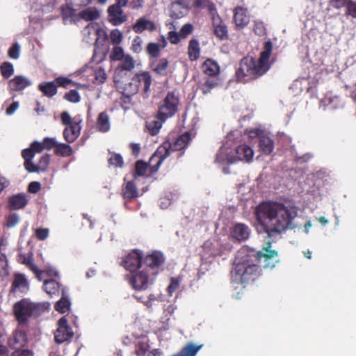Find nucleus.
<instances>
[{
  "label": "nucleus",
  "instance_id": "1",
  "mask_svg": "<svg viewBox=\"0 0 356 356\" xmlns=\"http://www.w3.org/2000/svg\"><path fill=\"white\" fill-rule=\"evenodd\" d=\"M298 209L291 202L284 204L278 202H263L255 209V216L258 222L257 230L259 234H266L268 239L262 250L257 253V259L263 262L265 269L272 270L277 263L275 259L278 252L270 250L273 237L287 228L293 227L292 221L297 216Z\"/></svg>",
  "mask_w": 356,
  "mask_h": 356
},
{
  "label": "nucleus",
  "instance_id": "2",
  "mask_svg": "<svg viewBox=\"0 0 356 356\" xmlns=\"http://www.w3.org/2000/svg\"><path fill=\"white\" fill-rule=\"evenodd\" d=\"M272 49V42L267 41L258 60L252 57L241 59L236 72L237 80L241 83H247L264 74L270 68L269 58Z\"/></svg>",
  "mask_w": 356,
  "mask_h": 356
},
{
  "label": "nucleus",
  "instance_id": "3",
  "mask_svg": "<svg viewBox=\"0 0 356 356\" xmlns=\"http://www.w3.org/2000/svg\"><path fill=\"white\" fill-rule=\"evenodd\" d=\"M231 275L234 283L245 285L256 280L261 275V270L250 262L246 250H241L236 255Z\"/></svg>",
  "mask_w": 356,
  "mask_h": 356
},
{
  "label": "nucleus",
  "instance_id": "4",
  "mask_svg": "<svg viewBox=\"0 0 356 356\" xmlns=\"http://www.w3.org/2000/svg\"><path fill=\"white\" fill-rule=\"evenodd\" d=\"M192 140L191 134L186 132L181 135L172 145L167 141L163 143L151 157V161H156L155 170H158L162 162L170 155L172 151H180L184 149Z\"/></svg>",
  "mask_w": 356,
  "mask_h": 356
},
{
  "label": "nucleus",
  "instance_id": "5",
  "mask_svg": "<svg viewBox=\"0 0 356 356\" xmlns=\"http://www.w3.org/2000/svg\"><path fill=\"white\" fill-rule=\"evenodd\" d=\"M46 303H35L29 299H22L14 305L13 310L17 321L25 323L32 316H38L46 309Z\"/></svg>",
  "mask_w": 356,
  "mask_h": 356
},
{
  "label": "nucleus",
  "instance_id": "6",
  "mask_svg": "<svg viewBox=\"0 0 356 356\" xmlns=\"http://www.w3.org/2000/svg\"><path fill=\"white\" fill-rule=\"evenodd\" d=\"M179 104L178 95L175 92H168L159 107L157 118L165 122L172 117L177 113Z\"/></svg>",
  "mask_w": 356,
  "mask_h": 356
},
{
  "label": "nucleus",
  "instance_id": "7",
  "mask_svg": "<svg viewBox=\"0 0 356 356\" xmlns=\"http://www.w3.org/2000/svg\"><path fill=\"white\" fill-rule=\"evenodd\" d=\"M195 6L197 8H207L210 12V15L213 22L214 33L217 37L221 39L227 37V27L225 25L222 24L221 19L217 13L214 4L208 0H196Z\"/></svg>",
  "mask_w": 356,
  "mask_h": 356
},
{
  "label": "nucleus",
  "instance_id": "8",
  "mask_svg": "<svg viewBox=\"0 0 356 356\" xmlns=\"http://www.w3.org/2000/svg\"><path fill=\"white\" fill-rule=\"evenodd\" d=\"M234 135L235 132H231L227 136L226 142L220 147L216 156V163L222 168L225 173L229 172L225 165L234 163L236 161L233 149L229 143L233 139Z\"/></svg>",
  "mask_w": 356,
  "mask_h": 356
},
{
  "label": "nucleus",
  "instance_id": "9",
  "mask_svg": "<svg viewBox=\"0 0 356 356\" xmlns=\"http://www.w3.org/2000/svg\"><path fill=\"white\" fill-rule=\"evenodd\" d=\"M154 277V276L151 275L145 268H141L136 273H131L127 276L129 284L136 291L147 289L149 285L153 283Z\"/></svg>",
  "mask_w": 356,
  "mask_h": 356
},
{
  "label": "nucleus",
  "instance_id": "10",
  "mask_svg": "<svg viewBox=\"0 0 356 356\" xmlns=\"http://www.w3.org/2000/svg\"><path fill=\"white\" fill-rule=\"evenodd\" d=\"M164 261L163 254L159 252H154L152 254L145 257L141 268H145V270L155 276Z\"/></svg>",
  "mask_w": 356,
  "mask_h": 356
},
{
  "label": "nucleus",
  "instance_id": "11",
  "mask_svg": "<svg viewBox=\"0 0 356 356\" xmlns=\"http://www.w3.org/2000/svg\"><path fill=\"white\" fill-rule=\"evenodd\" d=\"M57 326V329L54 332L55 341L57 343H63L71 340L74 336V332L65 316L58 320Z\"/></svg>",
  "mask_w": 356,
  "mask_h": 356
},
{
  "label": "nucleus",
  "instance_id": "12",
  "mask_svg": "<svg viewBox=\"0 0 356 356\" xmlns=\"http://www.w3.org/2000/svg\"><path fill=\"white\" fill-rule=\"evenodd\" d=\"M78 75L83 74L88 81H92L95 83H102L106 79V74L104 68L99 67L94 70L88 65H86L76 72Z\"/></svg>",
  "mask_w": 356,
  "mask_h": 356
},
{
  "label": "nucleus",
  "instance_id": "13",
  "mask_svg": "<svg viewBox=\"0 0 356 356\" xmlns=\"http://www.w3.org/2000/svg\"><path fill=\"white\" fill-rule=\"evenodd\" d=\"M346 104L344 98L333 92H328L321 102L323 110H337L343 108Z\"/></svg>",
  "mask_w": 356,
  "mask_h": 356
},
{
  "label": "nucleus",
  "instance_id": "14",
  "mask_svg": "<svg viewBox=\"0 0 356 356\" xmlns=\"http://www.w3.org/2000/svg\"><path fill=\"white\" fill-rule=\"evenodd\" d=\"M262 131L259 129H254L248 131L250 138L259 137V147L260 150L266 154H270L274 149V143L272 138L266 135H261Z\"/></svg>",
  "mask_w": 356,
  "mask_h": 356
},
{
  "label": "nucleus",
  "instance_id": "15",
  "mask_svg": "<svg viewBox=\"0 0 356 356\" xmlns=\"http://www.w3.org/2000/svg\"><path fill=\"white\" fill-rule=\"evenodd\" d=\"M133 81L143 86L144 93L147 96L150 90V86L152 84V76L148 72H143L138 73L135 75ZM134 86V88L131 92L136 93L138 90V86L136 83H130V86Z\"/></svg>",
  "mask_w": 356,
  "mask_h": 356
},
{
  "label": "nucleus",
  "instance_id": "16",
  "mask_svg": "<svg viewBox=\"0 0 356 356\" xmlns=\"http://www.w3.org/2000/svg\"><path fill=\"white\" fill-rule=\"evenodd\" d=\"M142 254L138 250H134L124 257L122 265L131 273L135 272L139 267L141 268Z\"/></svg>",
  "mask_w": 356,
  "mask_h": 356
},
{
  "label": "nucleus",
  "instance_id": "17",
  "mask_svg": "<svg viewBox=\"0 0 356 356\" xmlns=\"http://www.w3.org/2000/svg\"><path fill=\"white\" fill-rule=\"evenodd\" d=\"M81 119L79 116L74 118L73 123L70 127H67L63 131V136L67 143H73L80 135L81 127L80 123Z\"/></svg>",
  "mask_w": 356,
  "mask_h": 356
},
{
  "label": "nucleus",
  "instance_id": "18",
  "mask_svg": "<svg viewBox=\"0 0 356 356\" xmlns=\"http://www.w3.org/2000/svg\"><path fill=\"white\" fill-rule=\"evenodd\" d=\"M108 20L114 26H119L127 20V16L124 13L122 8L118 6H111L108 8Z\"/></svg>",
  "mask_w": 356,
  "mask_h": 356
},
{
  "label": "nucleus",
  "instance_id": "19",
  "mask_svg": "<svg viewBox=\"0 0 356 356\" xmlns=\"http://www.w3.org/2000/svg\"><path fill=\"white\" fill-rule=\"evenodd\" d=\"M250 19V15L247 8L238 6L234 10V21L238 29H243L247 26Z\"/></svg>",
  "mask_w": 356,
  "mask_h": 356
},
{
  "label": "nucleus",
  "instance_id": "20",
  "mask_svg": "<svg viewBox=\"0 0 356 356\" xmlns=\"http://www.w3.org/2000/svg\"><path fill=\"white\" fill-rule=\"evenodd\" d=\"M44 149L42 142L34 141L31 143L30 148L22 151V156L25 160L24 164L26 165H32V159L35 153H40Z\"/></svg>",
  "mask_w": 356,
  "mask_h": 356
},
{
  "label": "nucleus",
  "instance_id": "21",
  "mask_svg": "<svg viewBox=\"0 0 356 356\" xmlns=\"http://www.w3.org/2000/svg\"><path fill=\"white\" fill-rule=\"evenodd\" d=\"M156 28L154 22L146 17L138 18L133 25V30L136 33H141L145 31L152 32L156 30Z\"/></svg>",
  "mask_w": 356,
  "mask_h": 356
},
{
  "label": "nucleus",
  "instance_id": "22",
  "mask_svg": "<svg viewBox=\"0 0 356 356\" xmlns=\"http://www.w3.org/2000/svg\"><path fill=\"white\" fill-rule=\"evenodd\" d=\"M189 6L190 3L188 0H179L172 2L170 9V16L174 18L182 17Z\"/></svg>",
  "mask_w": 356,
  "mask_h": 356
},
{
  "label": "nucleus",
  "instance_id": "23",
  "mask_svg": "<svg viewBox=\"0 0 356 356\" xmlns=\"http://www.w3.org/2000/svg\"><path fill=\"white\" fill-rule=\"evenodd\" d=\"M250 230L249 227L243 223L235 225L232 229V237L238 241H245L249 238Z\"/></svg>",
  "mask_w": 356,
  "mask_h": 356
},
{
  "label": "nucleus",
  "instance_id": "24",
  "mask_svg": "<svg viewBox=\"0 0 356 356\" xmlns=\"http://www.w3.org/2000/svg\"><path fill=\"white\" fill-rule=\"evenodd\" d=\"M156 166V161H151V159L149 160V164L142 161H138L136 163L135 166V174L134 175V180H136L138 177L141 176H149V175H147V172L150 170L152 172H156L155 168Z\"/></svg>",
  "mask_w": 356,
  "mask_h": 356
},
{
  "label": "nucleus",
  "instance_id": "25",
  "mask_svg": "<svg viewBox=\"0 0 356 356\" xmlns=\"http://www.w3.org/2000/svg\"><path fill=\"white\" fill-rule=\"evenodd\" d=\"M32 81L26 76L19 75L15 76L9 81L8 87L10 90L22 91L26 88L30 86Z\"/></svg>",
  "mask_w": 356,
  "mask_h": 356
},
{
  "label": "nucleus",
  "instance_id": "26",
  "mask_svg": "<svg viewBox=\"0 0 356 356\" xmlns=\"http://www.w3.org/2000/svg\"><path fill=\"white\" fill-rule=\"evenodd\" d=\"M236 158V161H245L247 163H250L253 158L254 151L253 149L248 145H241L238 146L235 149Z\"/></svg>",
  "mask_w": 356,
  "mask_h": 356
},
{
  "label": "nucleus",
  "instance_id": "27",
  "mask_svg": "<svg viewBox=\"0 0 356 356\" xmlns=\"http://www.w3.org/2000/svg\"><path fill=\"white\" fill-rule=\"evenodd\" d=\"M8 207L11 210L23 209L28 204V199L26 194L18 193L10 196L8 198Z\"/></svg>",
  "mask_w": 356,
  "mask_h": 356
},
{
  "label": "nucleus",
  "instance_id": "28",
  "mask_svg": "<svg viewBox=\"0 0 356 356\" xmlns=\"http://www.w3.org/2000/svg\"><path fill=\"white\" fill-rule=\"evenodd\" d=\"M91 27L92 29V38L88 40L87 42H94L97 47L103 45L108 37L106 31L98 24H97V26Z\"/></svg>",
  "mask_w": 356,
  "mask_h": 356
},
{
  "label": "nucleus",
  "instance_id": "29",
  "mask_svg": "<svg viewBox=\"0 0 356 356\" xmlns=\"http://www.w3.org/2000/svg\"><path fill=\"white\" fill-rule=\"evenodd\" d=\"M26 343V334L22 331H15L8 339L10 348L14 350L22 348Z\"/></svg>",
  "mask_w": 356,
  "mask_h": 356
},
{
  "label": "nucleus",
  "instance_id": "30",
  "mask_svg": "<svg viewBox=\"0 0 356 356\" xmlns=\"http://www.w3.org/2000/svg\"><path fill=\"white\" fill-rule=\"evenodd\" d=\"M76 9L74 6L69 5L68 2L61 7L62 17L65 24H72L79 19V14H76Z\"/></svg>",
  "mask_w": 356,
  "mask_h": 356
},
{
  "label": "nucleus",
  "instance_id": "31",
  "mask_svg": "<svg viewBox=\"0 0 356 356\" xmlns=\"http://www.w3.org/2000/svg\"><path fill=\"white\" fill-rule=\"evenodd\" d=\"M49 163V155L44 154L41 156L39 162L36 164L32 161V165H26L24 164L25 168L29 172H44L47 170Z\"/></svg>",
  "mask_w": 356,
  "mask_h": 356
},
{
  "label": "nucleus",
  "instance_id": "32",
  "mask_svg": "<svg viewBox=\"0 0 356 356\" xmlns=\"http://www.w3.org/2000/svg\"><path fill=\"white\" fill-rule=\"evenodd\" d=\"M15 291L25 293L29 290V282L26 277L22 274H15L13 283Z\"/></svg>",
  "mask_w": 356,
  "mask_h": 356
},
{
  "label": "nucleus",
  "instance_id": "33",
  "mask_svg": "<svg viewBox=\"0 0 356 356\" xmlns=\"http://www.w3.org/2000/svg\"><path fill=\"white\" fill-rule=\"evenodd\" d=\"M99 11L95 7H88L79 13V19H83L85 21H92L99 18Z\"/></svg>",
  "mask_w": 356,
  "mask_h": 356
},
{
  "label": "nucleus",
  "instance_id": "34",
  "mask_svg": "<svg viewBox=\"0 0 356 356\" xmlns=\"http://www.w3.org/2000/svg\"><path fill=\"white\" fill-rule=\"evenodd\" d=\"M110 119L108 114L106 112L100 113L97 122V130L101 132H107L110 129Z\"/></svg>",
  "mask_w": 356,
  "mask_h": 356
},
{
  "label": "nucleus",
  "instance_id": "35",
  "mask_svg": "<svg viewBox=\"0 0 356 356\" xmlns=\"http://www.w3.org/2000/svg\"><path fill=\"white\" fill-rule=\"evenodd\" d=\"M202 68L205 74L211 76H213L219 72V66L218 63L211 59L205 60Z\"/></svg>",
  "mask_w": 356,
  "mask_h": 356
},
{
  "label": "nucleus",
  "instance_id": "36",
  "mask_svg": "<svg viewBox=\"0 0 356 356\" xmlns=\"http://www.w3.org/2000/svg\"><path fill=\"white\" fill-rule=\"evenodd\" d=\"M62 297L59 301L56 303L55 309L60 313H65L69 310L70 307V301L65 293V289H62Z\"/></svg>",
  "mask_w": 356,
  "mask_h": 356
},
{
  "label": "nucleus",
  "instance_id": "37",
  "mask_svg": "<svg viewBox=\"0 0 356 356\" xmlns=\"http://www.w3.org/2000/svg\"><path fill=\"white\" fill-rule=\"evenodd\" d=\"M168 61L166 58H161L152 63L153 70L158 74L164 76L168 72Z\"/></svg>",
  "mask_w": 356,
  "mask_h": 356
},
{
  "label": "nucleus",
  "instance_id": "38",
  "mask_svg": "<svg viewBox=\"0 0 356 356\" xmlns=\"http://www.w3.org/2000/svg\"><path fill=\"white\" fill-rule=\"evenodd\" d=\"M122 193L125 200H131L138 196V191L134 181H127L122 190Z\"/></svg>",
  "mask_w": 356,
  "mask_h": 356
},
{
  "label": "nucleus",
  "instance_id": "39",
  "mask_svg": "<svg viewBox=\"0 0 356 356\" xmlns=\"http://www.w3.org/2000/svg\"><path fill=\"white\" fill-rule=\"evenodd\" d=\"M43 286L46 293L51 296L58 294L60 289L59 283L52 279L45 280Z\"/></svg>",
  "mask_w": 356,
  "mask_h": 356
},
{
  "label": "nucleus",
  "instance_id": "40",
  "mask_svg": "<svg viewBox=\"0 0 356 356\" xmlns=\"http://www.w3.org/2000/svg\"><path fill=\"white\" fill-rule=\"evenodd\" d=\"M39 90L46 96L52 97L57 92V87L54 81L40 83Z\"/></svg>",
  "mask_w": 356,
  "mask_h": 356
},
{
  "label": "nucleus",
  "instance_id": "41",
  "mask_svg": "<svg viewBox=\"0 0 356 356\" xmlns=\"http://www.w3.org/2000/svg\"><path fill=\"white\" fill-rule=\"evenodd\" d=\"M200 56V47L199 42L195 39L190 40L188 44V56L191 60H195L198 58Z\"/></svg>",
  "mask_w": 356,
  "mask_h": 356
},
{
  "label": "nucleus",
  "instance_id": "42",
  "mask_svg": "<svg viewBox=\"0 0 356 356\" xmlns=\"http://www.w3.org/2000/svg\"><path fill=\"white\" fill-rule=\"evenodd\" d=\"M162 122H163L159 118L158 120L153 119L147 121L146 127L149 131V133L152 136L156 135L161 128Z\"/></svg>",
  "mask_w": 356,
  "mask_h": 356
},
{
  "label": "nucleus",
  "instance_id": "43",
  "mask_svg": "<svg viewBox=\"0 0 356 356\" xmlns=\"http://www.w3.org/2000/svg\"><path fill=\"white\" fill-rule=\"evenodd\" d=\"M218 84L216 77L212 76L208 79L205 83L201 86V90L204 95L210 92L211 90L216 88Z\"/></svg>",
  "mask_w": 356,
  "mask_h": 356
},
{
  "label": "nucleus",
  "instance_id": "44",
  "mask_svg": "<svg viewBox=\"0 0 356 356\" xmlns=\"http://www.w3.org/2000/svg\"><path fill=\"white\" fill-rule=\"evenodd\" d=\"M120 67L122 70L131 71L135 67V62L133 57L127 54L122 59L120 60Z\"/></svg>",
  "mask_w": 356,
  "mask_h": 356
},
{
  "label": "nucleus",
  "instance_id": "45",
  "mask_svg": "<svg viewBox=\"0 0 356 356\" xmlns=\"http://www.w3.org/2000/svg\"><path fill=\"white\" fill-rule=\"evenodd\" d=\"M56 152L57 154H61L63 156H69L72 154L73 151L69 145L65 143H58L56 147Z\"/></svg>",
  "mask_w": 356,
  "mask_h": 356
},
{
  "label": "nucleus",
  "instance_id": "46",
  "mask_svg": "<svg viewBox=\"0 0 356 356\" xmlns=\"http://www.w3.org/2000/svg\"><path fill=\"white\" fill-rule=\"evenodd\" d=\"M127 54H124L123 49L118 45H115L112 50L110 58L113 60H120Z\"/></svg>",
  "mask_w": 356,
  "mask_h": 356
},
{
  "label": "nucleus",
  "instance_id": "47",
  "mask_svg": "<svg viewBox=\"0 0 356 356\" xmlns=\"http://www.w3.org/2000/svg\"><path fill=\"white\" fill-rule=\"evenodd\" d=\"M160 51H161L160 46L157 43L150 42L148 44V45L147 47V54L150 56L154 57V58H156L159 56Z\"/></svg>",
  "mask_w": 356,
  "mask_h": 356
},
{
  "label": "nucleus",
  "instance_id": "48",
  "mask_svg": "<svg viewBox=\"0 0 356 356\" xmlns=\"http://www.w3.org/2000/svg\"><path fill=\"white\" fill-rule=\"evenodd\" d=\"M1 72L3 77H10L14 73L13 65L8 62L3 63L1 66Z\"/></svg>",
  "mask_w": 356,
  "mask_h": 356
},
{
  "label": "nucleus",
  "instance_id": "49",
  "mask_svg": "<svg viewBox=\"0 0 356 356\" xmlns=\"http://www.w3.org/2000/svg\"><path fill=\"white\" fill-rule=\"evenodd\" d=\"M110 38L113 44L118 45L122 40V33L118 29H114L111 32Z\"/></svg>",
  "mask_w": 356,
  "mask_h": 356
},
{
  "label": "nucleus",
  "instance_id": "50",
  "mask_svg": "<svg viewBox=\"0 0 356 356\" xmlns=\"http://www.w3.org/2000/svg\"><path fill=\"white\" fill-rule=\"evenodd\" d=\"M20 48V45L17 42L14 43L8 49L9 57L12 59H18L19 57Z\"/></svg>",
  "mask_w": 356,
  "mask_h": 356
},
{
  "label": "nucleus",
  "instance_id": "51",
  "mask_svg": "<svg viewBox=\"0 0 356 356\" xmlns=\"http://www.w3.org/2000/svg\"><path fill=\"white\" fill-rule=\"evenodd\" d=\"M109 163L116 167H121L123 164V159L120 154H113L108 159Z\"/></svg>",
  "mask_w": 356,
  "mask_h": 356
},
{
  "label": "nucleus",
  "instance_id": "52",
  "mask_svg": "<svg viewBox=\"0 0 356 356\" xmlns=\"http://www.w3.org/2000/svg\"><path fill=\"white\" fill-rule=\"evenodd\" d=\"M65 99L72 103L80 102V95L76 90H71L65 95Z\"/></svg>",
  "mask_w": 356,
  "mask_h": 356
},
{
  "label": "nucleus",
  "instance_id": "53",
  "mask_svg": "<svg viewBox=\"0 0 356 356\" xmlns=\"http://www.w3.org/2000/svg\"><path fill=\"white\" fill-rule=\"evenodd\" d=\"M19 216L18 214H17L15 213H10L7 216L6 226L8 227H13L15 225H17V224L19 222Z\"/></svg>",
  "mask_w": 356,
  "mask_h": 356
},
{
  "label": "nucleus",
  "instance_id": "54",
  "mask_svg": "<svg viewBox=\"0 0 356 356\" xmlns=\"http://www.w3.org/2000/svg\"><path fill=\"white\" fill-rule=\"evenodd\" d=\"M346 7V15L356 18V1L350 0Z\"/></svg>",
  "mask_w": 356,
  "mask_h": 356
},
{
  "label": "nucleus",
  "instance_id": "55",
  "mask_svg": "<svg viewBox=\"0 0 356 356\" xmlns=\"http://www.w3.org/2000/svg\"><path fill=\"white\" fill-rule=\"evenodd\" d=\"M42 143L44 149H51L54 147H56L58 144L56 138L49 137L44 138Z\"/></svg>",
  "mask_w": 356,
  "mask_h": 356
},
{
  "label": "nucleus",
  "instance_id": "56",
  "mask_svg": "<svg viewBox=\"0 0 356 356\" xmlns=\"http://www.w3.org/2000/svg\"><path fill=\"white\" fill-rule=\"evenodd\" d=\"M179 280L177 278L172 277L170 279V283L167 288V291L170 296H172V293L179 288Z\"/></svg>",
  "mask_w": 356,
  "mask_h": 356
},
{
  "label": "nucleus",
  "instance_id": "57",
  "mask_svg": "<svg viewBox=\"0 0 356 356\" xmlns=\"http://www.w3.org/2000/svg\"><path fill=\"white\" fill-rule=\"evenodd\" d=\"M142 38L140 36H136L133 40L132 49L136 53H140L142 51Z\"/></svg>",
  "mask_w": 356,
  "mask_h": 356
},
{
  "label": "nucleus",
  "instance_id": "58",
  "mask_svg": "<svg viewBox=\"0 0 356 356\" xmlns=\"http://www.w3.org/2000/svg\"><path fill=\"white\" fill-rule=\"evenodd\" d=\"M69 5L74 6L75 8L86 6L90 3L91 0H67Z\"/></svg>",
  "mask_w": 356,
  "mask_h": 356
},
{
  "label": "nucleus",
  "instance_id": "59",
  "mask_svg": "<svg viewBox=\"0 0 356 356\" xmlns=\"http://www.w3.org/2000/svg\"><path fill=\"white\" fill-rule=\"evenodd\" d=\"M193 30V26L191 24H186L182 26L179 31V34L181 38H186L188 35H190Z\"/></svg>",
  "mask_w": 356,
  "mask_h": 356
},
{
  "label": "nucleus",
  "instance_id": "60",
  "mask_svg": "<svg viewBox=\"0 0 356 356\" xmlns=\"http://www.w3.org/2000/svg\"><path fill=\"white\" fill-rule=\"evenodd\" d=\"M54 82H55L56 85H58V86H60L62 87H65V88L67 87L70 83H74V82L71 79L66 78V77H63V76H59V77L56 78L55 79Z\"/></svg>",
  "mask_w": 356,
  "mask_h": 356
},
{
  "label": "nucleus",
  "instance_id": "61",
  "mask_svg": "<svg viewBox=\"0 0 356 356\" xmlns=\"http://www.w3.org/2000/svg\"><path fill=\"white\" fill-rule=\"evenodd\" d=\"M23 263L27 265L34 273H38V269L37 266L34 264L31 257H24Z\"/></svg>",
  "mask_w": 356,
  "mask_h": 356
},
{
  "label": "nucleus",
  "instance_id": "62",
  "mask_svg": "<svg viewBox=\"0 0 356 356\" xmlns=\"http://www.w3.org/2000/svg\"><path fill=\"white\" fill-rule=\"evenodd\" d=\"M35 235L39 240H45L49 236V229L43 228L37 229Z\"/></svg>",
  "mask_w": 356,
  "mask_h": 356
},
{
  "label": "nucleus",
  "instance_id": "63",
  "mask_svg": "<svg viewBox=\"0 0 356 356\" xmlns=\"http://www.w3.org/2000/svg\"><path fill=\"white\" fill-rule=\"evenodd\" d=\"M61 120L63 124L70 127L73 123L74 118L72 119L67 112H63L61 114Z\"/></svg>",
  "mask_w": 356,
  "mask_h": 356
},
{
  "label": "nucleus",
  "instance_id": "64",
  "mask_svg": "<svg viewBox=\"0 0 356 356\" xmlns=\"http://www.w3.org/2000/svg\"><path fill=\"white\" fill-rule=\"evenodd\" d=\"M12 356H33V353L28 349L15 350Z\"/></svg>",
  "mask_w": 356,
  "mask_h": 356
}]
</instances>
